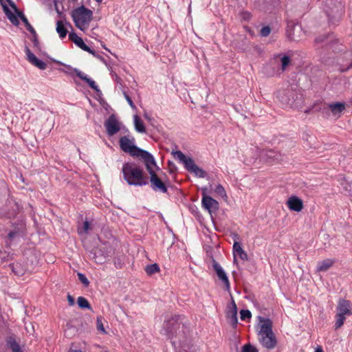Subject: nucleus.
<instances>
[{
  "mask_svg": "<svg viewBox=\"0 0 352 352\" xmlns=\"http://www.w3.org/2000/svg\"><path fill=\"white\" fill-rule=\"evenodd\" d=\"M181 315H175L165 321L164 329L176 352H196L192 342L190 327L182 322Z\"/></svg>",
  "mask_w": 352,
  "mask_h": 352,
  "instance_id": "nucleus-1",
  "label": "nucleus"
},
{
  "mask_svg": "<svg viewBox=\"0 0 352 352\" xmlns=\"http://www.w3.org/2000/svg\"><path fill=\"white\" fill-rule=\"evenodd\" d=\"M124 181L129 186H143L148 184V176L143 168L135 162H125L122 168Z\"/></svg>",
  "mask_w": 352,
  "mask_h": 352,
  "instance_id": "nucleus-2",
  "label": "nucleus"
},
{
  "mask_svg": "<svg viewBox=\"0 0 352 352\" xmlns=\"http://www.w3.org/2000/svg\"><path fill=\"white\" fill-rule=\"evenodd\" d=\"M146 170H147L148 177V183L151 184V188L155 192L166 193L168 192V185L170 184L168 179L163 181L157 174L155 168L160 169L157 162L153 156L148 160L144 163Z\"/></svg>",
  "mask_w": 352,
  "mask_h": 352,
  "instance_id": "nucleus-3",
  "label": "nucleus"
},
{
  "mask_svg": "<svg viewBox=\"0 0 352 352\" xmlns=\"http://www.w3.org/2000/svg\"><path fill=\"white\" fill-rule=\"evenodd\" d=\"M134 142L135 138H130V135L122 136L119 140V145L122 151L129 153L133 157H138L143 163L153 156L148 151L136 146Z\"/></svg>",
  "mask_w": 352,
  "mask_h": 352,
  "instance_id": "nucleus-4",
  "label": "nucleus"
},
{
  "mask_svg": "<svg viewBox=\"0 0 352 352\" xmlns=\"http://www.w3.org/2000/svg\"><path fill=\"white\" fill-rule=\"evenodd\" d=\"M276 97L282 104L292 108H299L303 103L302 95L296 85L288 86L286 89L278 90Z\"/></svg>",
  "mask_w": 352,
  "mask_h": 352,
  "instance_id": "nucleus-5",
  "label": "nucleus"
},
{
  "mask_svg": "<svg viewBox=\"0 0 352 352\" xmlns=\"http://www.w3.org/2000/svg\"><path fill=\"white\" fill-rule=\"evenodd\" d=\"M71 16L77 28L84 31L93 19V12L84 5L72 10Z\"/></svg>",
  "mask_w": 352,
  "mask_h": 352,
  "instance_id": "nucleus-6",
  "label": "nucleus"
},
{
  "mask_svg": "<svg viewBox=\"0 0 352 352\" xmlns=\"http://www.w3.org/2000/svg\"><path fill=\"white\" fill-rule=\"evenodd\" d=\"M339 40L336 38L333 32H329L318 35L314 42L316 50H324L325 51L332 50L336 52L338 48Z\"/></svg>",
  "mask_w": 352,
  "mask_h": 352,
  "instance_id": "nucleus-7",
  "label": "nucleus"
},
{
  "mask_svg": "<svg viewBox=\"0 0 352 352\" xmlns=\"http://www.w3.org/2000/svg\"><path fill=\"white\" fill-rule=\"evenodd\" d=\"M207 188L204 187L201 188V205L202 207L206 210L210 214L216 212L219 208V202L213 199L212 197L207 195Z\"/></svg>",
  "mask_w": 352,
  "mask_h": 352,
  "instance_id": "nucleus-8",
  "label": "nucleus"
},
{
  "mask_svg": "<svg viewBox=\"0 0 352 352\" xmlns=\"http://www.w3.org/2000/svg\"><path fill=\"white\" fill-rule=\"evenodd\" d=\"M104 126L109 137H112L121 129V123L118 121L116 114H111L105 120Z\"/></svg>",
  "mask_w": 352,
  "mask_h": 352,
  "instance_id": "nucleus-9",
  "label": "nucleus"
},
{
  "mask_svg": "<svg viewBox=\"0 0 352 352\" xmlns=\"http://www.w3.org/2000/svg\"><path fill=\"white\" fill-rule=\"evenodd\" d=\"M110 251L107 247L94 248L89 252V256L96 263L102 264L109 256Z\"/></svg>",
  "mask_w": 352,
  "mask_h": 352,
  "instance_id": "nucleus-10",
  "label": "nucleus"
},
{
  "mask_svg": "<svg viewBox=\"0 0 352 352\" xmlns=\"http://www.w3.org/2000/svg\"><path fill=\"white\" fill-rule=\"evenodd\" d=\"M67 68L69 70H72V72L70 74H75L79 78L84 80L85 82L88 84L90 88L94 90L97 93H100V90L96 84L95 81L89 78L86 74L83 72L78 69L77 68H72L70 65H65Z\"/></svg>",
  "mask_w": 352,
  "mask_h": 352,
  "instance_id": "nucleus-11",
  "label": "nucleus"
},
{
  "mask_svg": "<svg viewBox=\"0 0 352 352\" xmlns=\"http://www.w3.org/2000/svg\"><path fill=\"white\" fill-rule=\"evenodd\" d=\"M258 320L260 323L258 324L260 327V329L258 331V336L265 334L272 335V333H274L272 330V321L270 318L258 316Z\"/></svg>",
  "mask_w": 352,
  "mask_h": 352,
  "instance_id": "nucleus-12",
  "label": "nucleus"
},
{
  "mask_svg": "<svg viewBox=\"0 0 352 352\" xmlns=\"http://www.w3.org/2000/svg\"><path fill=\"white\" fill-rule=\"evenodd\" d=\"M301 32V28L293 21L287 23L286 28V36L291 41H297L300 39V36L296 33Z\"/></svg>",
  "mask_w": 352,
  "mask_h": 352,
  "instance_id": "nucleus-13",
  "label": "nucleus"
},
{
  "mask_svg": "<svg viewBox=\"0 0 352 352\" xmlns=\"http://www.w3.org/2000/svg\"><path fill=\"white\" fill-rule=\"evenodd\" d=\"M212 267L215 271L219 279L224 283L226 290L229 291L230 286L226 273L213 257H212Z\"/></svg>",
  "mask_w": 352,
  "mask_h": 352,
  "instance_id": "nucleus-14",
  "label": "nucleus"
},
{
  "mask_svg": "<svg viewBox=\"0 0 352 352\" xmlns=\"http://www.w3.org/2000/svg\"><path fill=\"white\" fill-rule=\"evenodd\" d=\"M258 340L263 346L267 349H273L277 344V340L274 333H272V335L265 334L261 336Z\"/></svg>",
  "mask_w": 352,
  "mask_h": 352,
  "instance_id": "nucleus-15",
  "label": "nucleus"
},
{
  "mask_svg": "<svg viewBox=\"0 0 352 352\" xmlns=\"http://www.w3.org/2000/svg\"><path fill=\"white\" fill-rule=\"evenodd\" d=\"M237 311L236 305L233 298H232L231 307H230V309L226 313V318L234 329L237 327L238 324Z\"/></svg>",
  "mask_w": 352,
  "mask_h": 352,
  "instance_id": "nucleus-16",
  "label": "nucleus"
},
{
  "mask_svg": "<svg viewBox=\"0 0 352 352\" xmlns=\"http://www.w3.org/2000/svg\"><path fill=\"white\" fill-rule=\"evenodd\" d=\"M25 52L27 55V59L28 60L34 65L35 67H38L40 69L44 70L47 67V64L43 62V60L38 59L29 49L28 46H25Z\"/></svg>",
  "mask_w": 352,
  "mask_h": 352,
  "instance_id": "nucleus-17",
  "label": "nucleus"
},
{
  "mask_svg": "<svg viewBox=\"0 0 352 352\" xmlns=\"http://www.w3.org/2000/svg\"><path fill=\"white\" fill-rule=\"evenodd\" d=\"M287 206L290 210L298 212L303 208V201L298 197L293 195L287 199Z\"/></svg>",
  "mask_w": 352,
  "mask_h": 352,
  "instance_id": "nucleus-18",
  "label": "nucleus"
},
{
  "mask_svg": "<svg viewBox=\"0 0 352 352\" xmlns=\"http://www.w3.org/2000/svg\"><path fill=\"white\" fill-rule=\"evenodd\" d=\"M328 109L333 116L340 117L341 113L345 110L346 104L344 102H336L327 104Z\"/></svg>",
  "mask_w": 352,
  "mask_h": 352,
  "instance_id": "nucleus-19",
  "label": "nucleus"
},
{
  "mask_svg": "<svg viewBox=\"0 0 352 352\" xmlns=\"http://www.w3.org/2000/svg\"><path fill=\"white\" fill-rule=\"evenodd\" d=\"M350 301L344 299L339 300L338 305L337 307L338 313L343 316H350L352 314V311L350 309Z\"/></svg>",
  "mask_w": 352,
  "mask_h": 352,
  "instance_id": "nucleus-20",
  "label": "nucleus"
},
{
  "mask_svg": "<svg viewBox=\"0 0 352 352\" xmlns=\"http://www.w3.org/2000/svg\"><path fill=\"white\" fill-rule=\"evenodd\" d=\"M186 170L191 173H194L195 175L199 178H205L207 177L208 173L204 169L199 168L192 160L191 164L187 167Z\"/></svg>",
  "mask_w": 352,
  "mask_h": 352,
  "instance_id": "nucleus-21",
  "label": "nucleus"
},
{
  "mask_svg": "<svg viewBox=\"0 0 352 352\" xmlns=\"http://www.w3.org/2000/svg\"><path fill=\"white\" fill-rule=\"evenodd\" d=\"M6 346L12 350V352H23L14 335L6 337Z\"/></svg>",
  "mask_w": 352,
  "mask_h": 352,
  "instance_id": "nucleus-22",
  "label": "nucleus"
},
{
  "mask_svg": "<svg viewBox=\"0 0 352 352\" xmlns=\"http://www.w3.org/2000/svg\"><path fill=\"white\" fill-rule=\"evenodd\" d=\"M172 154L177 157V159L184 164V168L186 169L187 167L191 164L192 162V158L188 157H187L182 151H177L172 152Z\"/></svg>",
  "mask_w": 352,
  "mask_h": 352,
  "instance_id": "nucleus-23",
  "label": "nucleus"
},
{
  "mask_svg": "<svg viewBox=\"0 0 352 352\" xmlns=\"http://www.w3.org/2000/svg\"><path fill=\"white\" fill-rule=\"evenodd\" d=\"M265 155L269 162H278L283 160V155L280 153L274 150L267 151Z\"/></svg>",
  "mask_w": 352,
  "mask_h": 352,
  "instance_id": "nucleus-24",
  "label": "nucleus"
},
{
  "mask_svg": "<svg viewBox=\"0 0 352 352\" xmlns=\"http://www.w3.org/2000/svg\"><path fill=\"white\" fill-rule=\"evenodd\" d=\"M276 58H280V69L281 72H284L286 70L287 67L290 65L291 63V58L289 56L286 54H279L276 56Z\"/></svg>",
  "mask_w": 352,
  "mask_h": 352,
  "instance_id": "nucleus-25",
  "label": "nucleus"
},
{
  "mask_svg": "<svg viewBox=\"0 0 352 352\" xmlns=\"http://www.w3.org/2000/svg\"><path fill=\"white\" fill-rule=\"evenodd\" d=\"M333 263L334 261L329 258L323 260L318 263L317 270L319 272H326L333 265Z\"/></svg>",
  "mask_w": 352,
  "mask_h": 352,
  "instance_id": "nucleus-26",
  "label": "nucleus"
},
{
  "mask_svg": "<svg viewBox=\"0 0 352 352\" xmlns=\"http://www.w3.org/2000/svg\"><path fill=\"white\" fill-rule=\"evenodd\" d=\"M15 14H16L17 16L19 18L21 19V20L23 21V23H24L26 29L30 32H34V28L31 25V24L29 23L27 17L25 16V14H23V12L22 11H21L20 10L18 9V10L16 11H14Z\"/></svg>",
  "mask_w": 352,
  "mask_h": 352,
  "instance_id": "nucleus-27",
  "label": "nucleus"
},
{
  "mask_svg": "<svg viewBox=\"0 0 352 352\" xmlns=\"http://www.w3.org/2000/svg\"><path fill=\"white\" fill-rule=\"evenodd\" d=\"M134 126L135 129L139 133H145L146 127L143 121L138 115L134 116Z\"/></svg>",
  "mask_w": 352,
  "mask_h": 352,
  "instance_id": "nucleus-28",
  "label": "nucleus"
},
{
  "mask_svg": "<svg viewBox=\"0 0 352 352\" xmlns=\"http://www.w3.org/2000/svg\"><path fill=\"white\" fill-rule=\"evenodd\" d=\"M77 304L78 307L82 309H88L91 310L92 312L94 311L87 299L83 296H79L77 298Z\"/></svg>",
  "mask_w": 352,
  "mask_h": 352,
  "instance_id": "nucleus-29",
  "label": "nucleus"
},
{
  "mask_svg": "<svg viewBox=\"0 0 352 352\" xmlns=\"http://www.w3.org/2000/svg\"><path fill=\"white\" fill-rule=\"evenodd\" d=\"M56 32L59 34V36L60 38H64L66 37L68 30L67 28L64 26V24L62 21H58L56 22Z\"/></svg>",
  "mask_w": 352,
  "mask_h": 352,
  "instance_id": "nucleus-30",
  "label": "nucleus"
},
{
  "mask_svg": "<svg viewBox=\"0 0 352 352\" xmlns=\"http://www.w3.org/2000/svg\"><path fill=\"white\" fill-rule=\"evenodd\" d=\"M274 64L275 63L271 62L263 67V73L266 76L271 77L275 75L276 70Z\"/></svg>",
  "mask_w": 352,
  "mask_h": 352,
  "instance_id": "nucleus-31",
  "label": "nucleus"
},
{
  "mask_svg": "<svg viewBox=\"0 0 352 352\" xmlns=\"http://www.w3.org/2000/svg\"><path fill=\"white\" fill-rule=\"evenodd\" d=\"M327 16L328 17V22L330 25H336L341 19L340 14H332L331 12H327Z\"/></svg>",
  "mask_w": 352,
  "mask_h": 352,
  "instance_id": "nucleus-32",
  "label": "nucleus"
},
{
  "mask_svg": "<svg viewBox=\"0 0 352 352\" xmlns=\"http://www.w3.org/2000/svg\"><path fill=\"white\" fill-rule=\"evenodd\" d=\"M145 272L148 276H151L160 272V267L157 263L149 264L145 267Z\"/></svg>",
  "mask_w": 352,
  "mask_h": 352,
  "instance_id": "nucleus-33",
  "label": "nucleus"
},
{
  "mask_svg": "<svg viewBox=\"0 0 352 352\" xmlns=\"http://www.w3.org/2000/svg\"><path fill=\"white\" fill-rule=\"evenodd\" d=\"M336 320L335 322V329L337 330L343 325L346 318L344 316L338 313L336 314Z\"/></svg>",
  "mask_w": 352,
  "mask_h": 352,
  "instance_id": "nucleus-34",
  "label": "nucleus"
},
{
  "mask_svg": "<svg viewBox=\"0 0 352 352\" xmlns=\"http://www.w3.org/2000/svg\"><path fill=\"white\" fill-rule=\"evenodd\" d=\"M344 57L346 58H351V62L346 67L344 65H341L340 69L341 72H345L348 71L349 69H350L351 68H352V53H351V52L345 53Z\"/></svg>",
  "mask_w": 352,
  "mask_h": 352,
  "instance_id": "nucleus-35",
  "label": "nucleus"
},
{
  "mask_svg": "<svg viewBox=\"0 0 352 352\" xmlns=\"http://www.w3.org/2000/svg\"><path fill=\"white\" fill-rule=\"evenodd\" d=\"M252 318L251 311L248 309H241L240 311V318L241 320H246Z\"/></svg>",
  "mask_w": 352,
  "mask_h": 352,
  "instance_id": "nucleus-36",
  "label": "nucleus"
},
{
  "mask_svg": "<svg viewBox=\"0 0 352 352\" xmlns=\"http://www.w3.org/2000/svg\"><path fill=\"white\" fill-rule=\"evenodd\" d=\"M241 352H258V351L255 346L248 343L242 346Z\"/></svg>",
  "mask_w": 352,
  "mask_h": 352,
  "instance_id": "nucleus-37",
  "label": "nucleus"
},
{
  "mask_svg": "<svg viewBox=\"0 0 352 352\" xmlns=\"http://www.w3.org/2000/svg\"><path fill=\"white\" fill-rule=\"evenodd\" d=\"M214 192L222 197H227L226 190L221 184H218L216 186Z\"/></svg>",
  "mask_w": 352,
  "mask_h": 352,
  "instance_id": "nucleus-38",
  "label": "nucleus"
},
{
  "mask_svg": "<svg viewBox=\"0 0 352 352\" xmlns=\"http://www.w3.org/2000/svg\"><path fill=\"white\" fill-rule=\"evenodd\" d=\"M0 3L2 6L3 10L8 19H10L13 15H14V14L12 13V12L10 10L8 6L3 3V0H0Z\"/></svg>",
  "mask_w": 352,
  "mask_h": 352,
  "instance_id": "nucleus-39",
  "label": "nucleus"
},
{
  "mask_svg": "<svg viewBox=\"0 0 352 352\" xmlns=\"http://www.w3.org/2000/svg\"><path fill=\"white\" fill-rule=\"evenodd\" d=\"M30 33L32 35V41L33 43L34 47L37 48L38 50H40L41 49V45H40V43L38 41V35H37V33H36V30H34V32H30Z\"/></svg>",
  "mask_w": 352,
  "mask_h": 352,
  "instance_id": "nucleus-40",
  "label": "nucleus"
},
{
  "mask_svg": "<svg viewBox=\"0 0 352 352\" xmlns=\"http://www.w3.org/2000/svg\"><path fill=\"white\" fill-rule=\"evenodd\" d=\"M77 276L78 277L79 280L83 284V285L85 287H87L89 285L90 283L84 274L78 272Z\"/></svg>",
  "mask_w": 352,
  "mask_h": 352,
  "instance_id": "nucleus-41",
  "label": "nucleus"
},
{
  "mask_svg": "<svg viewBox=\"0 0 352 352\" xmlns=\"http://www.w3.org/2000/svg\"><path fill=\"white\" fill-rule=\"evenodd\" d=\"M96 327H97L98 331H99L102 333H106L103 323H102V318L101 316L97 317Z\"/></svg>",
  "mask_w": 352,
  "mask_h": 352,
  "instance_id": "nucleus-42",
  "label": "nucleus"
},
{
  "mask_svg": "<svg viewBox=\"0 0 352 352\" xmlns=\"http://www.w3.org/2000/svg\"><path fill=\"white\" fill-rule=\"evenodd\" d=\"M272 29L269 25L263 27L260 30V35L263 37H266L271 33Z\"/></svg>",
  "mask_w": 352,
  "mask_h": 352,
  "instance_id": "nucleus-43",
  "label": "nucleus"
},
{
  "mask_svg": "<svg viewBox=\"0 0 352 352\" xmlns=\"http://www.w3.org/2000/svg\"><path fill=\"white\" fill-rule=\"evenodd\" d=\"M75 45H76L78 47L84 51H85L88 47V45L85 43L82 38L80 37L76 41V42H75Z\"/></svg>",
  "mask_w": 352,
  "mask_h": 352,
  "instance_id": "nucleus-44",
  "label": "nucleus"
},
{
  "mask_svg": "<svg viewBox=\"0 0 352 352\" xmlns=\"http://www.w3.org/2000/svg\"><path fill=\"white\" fill-rule=\"evenodd\" d=\"M241 16L242 17V19L244 20V21H250V19L252 18V14L250 12H248V11H243L241 13Z\"/></svg>",
  "mask_w": 352,
  "mask_h": 352,
  "instance_id": "nucleus-45",
  "label": "nucleus"
},
{
  "mask_svg": "<svg viewBox=\"0 0 352 352\" xmlns=\"http://www.w3.org/2000/svg\"><path fill=\"white\" fill-rule=\"evenodd\" d=\"M232 249L234 254H236L237 252L242 249L241 243L239 241H235L234 242Z\"/></svg>",
  "mask_w": 352,
  "mask_h": 352,
  "instance_id": "nucleus-46",
  "label": "nucleus"
},
{
  "mask_svg": "<svg viewBox=\"0 0 352 352\" xmlns=\"http://www.w3.org/2000/svg\"><path fill=\"white\" fill-rule=\"evenodd\" d=\"M168 168H169V172L170 173H174L177 171V167L175 165V164L171 162V161H168Z\"/></svg>",
  "mask_w": 352,
  "mask_h": 352,
  "instance_id": "nucleus-47",
  "label": "nucleus"
},
{
  "mask_svg": "<svg viewBox=\"0 0 352 352\" xmlns=\"http://www.w3.org/2000/svg\"><path fill=\"white\" fill-rule=\"evenodd\" d=\"M11 267H12V272L17 274V275H22L23 273L22 272V270H18V267H19L18 264H16V265H10Z\"/></svg>",
  "mask_w": 352,
  "mask_h": 352,
  "instance_id": "nucleus-48",
  "label": "nucleus"
},
{
  "mask_svg": "<svg viewBox=\"0 0 352 352\" xmlns=\"http://www.w3.org/2000/svg\"><path fill=\"white\" fill-rule=\"evenodd\" d=\"M124 94L125 99L126 100V101L129 103V104L130 105V107L132 109H136V107L134 104V103H133L132 99L131 98V97L128 94H126L125 92L124 93Z\"/></svg>",
  "mask_w": 352,
  "mask_h": 352,
  "instance_id": "nucleus-49",
  "label": "nucleus"
},
{
  "mask_svg": "<svg viewBox=\"0 0 352 352\" xmlns=\"http://www.w3.org/2000/svg\"><path fill=\"white\" fill-rule=\"evenodd\" d=\"M80 37L74 32H72L69 33V40L72 41V42H74V43H75V42H76V41Z\"/></svg>",
  "mask_w": 352,
  "mask_h": 352,
  "instance_id": "nucleus-50",
  "label": "nucleus"
},
{
  "mask_svg": "<svg viewBox=\"0 0 352 352\" xmlns=\"http://www.w3.org/2000/svg\"><path fill=\"white\" fill-rule=\"evenodd\" d=\"M18 16L16 14L13 15L10 19H9L10 21L15 26H18L19 25V21L18 19Z\"/></svg>",
  "mask_w": 352,
  "mask_h": 352,
  "instance_id": "nucleus-51",
  "label": "nucleus"
},
{
  "mask_svg": "<svg viewBox=\"0 0 352 352\" xmlns=\"http://www.w3.org/2000/svg\"><path fill=\"white\" fill-rule=\"evenodd\" d=\"M89 228H90V224H89V221H85L83 222V226H82L83 232L87 233L89 230Z\"/></svg>",
  "mask_w": 352,
  "mask_h": 352,
  "instance_id": "nucleus-52",
  "label": "nucleus"
},
{
  "mask_svg": "<svg viewBox=\"0 0 352 352\" xmlns=\"http://www.w3.org/2000/svg\"><path fill=\"white\" fill-rule=\"evenodd\" d=\"M85 52L92 54L96 58H97V56L99 55L94 50L91 49L89 46L87 47V50H85Z\"/></svg>",
  "mask_w": 352,
  "mask_h": 352,
  "instance_id": "nucleus-53",
  "label": "nucleus"
},
{
  "mask_svg": "<svg viewBox=\"0 0 352 352\" xmlns=\"http://www.w3.org/2000/svg\"><path fill=\"white\" fill-rule=\"evenodd\" d=\"M6 1L8 3L9 6L13 9L14 11L18 10V8H17L16 5L12 0H6Z\"/></svg>",
  "mask_w": 352,
  "mask_h": 352,
  "instance_id": "nucleus-54",
  "label": "nucleus"
},
{
  "mask_svg": "<svg viewBox=\"0 0 352 352\" xmlns=\"http://www.w3.org/2000/svg\"><path fill=\"white\" fill-rule=\"evenodd\" d=\"M68 303L70 306H73L75 304L74 298L70 295L68 294L67 296Z\"/></svg>",
  "mask_w": 352,
  "mask_h": 352,
  "instance_id": "nucleus-55",
  "label": "nucleus"
},
{
  "mask_svg": "<svg viewBox=\"0 0 352 352\" xmlns=\"http://www.w3.org/2000/svg\"><path fill=\"white\" fill-rule=\"evenodd\" d=\"M114 264L116 268L120 269L122 267V261L120 258H118L114 261Z\"/></svg>",
  "mask_w": 352,
  "mask_h": 352,
  "instance_id": "nucleus-56",
  "label": "nucleus"
},
{
  "mask_svg": "<svg viewBox=\"0 0 352 352\" xmlns=\"http://www.w3.org/2000/svg\"><path fill=\"white\" fill-rule=\"evenodd\" d=\"M16 234H17V232H16V231H10V232H9V233L8 234V239L10 240H12Z\"/></svg>",
  "mask_w": 352,
  "mask_h": 352,
  "instance_id": "nucleus-57",
  "label": "nucleus"
},
{
  "mask_svg": "<svg viewBox=\"0 0 352 352\" xmlns=\"http://www.w3.org/2000/svg\"><path fill=\"white\" fill-rule=\"evenodd\" d=\"M240 258L243 261H248V254L244 251V252H243L240 256H239Z\"/></svg>",
  "mask_w": 352,
  "mask_h": 352,
  "instance_id": "nucleus-58",
  "label": "nucleus"
},
{
  "mask_svg": "<svg viewBox=\"0 0 352 352\" xmlns=\"http://www.w3.org/2000/svg\"><path fill=\"white\" fill-rule=\"evenodd\" d=\"M231 236L234 241L240 239V236L237 233H232Z\"/></svg>",
  "mask_w": 352,
  "mask_h": 352,
  "instance_id": "nucleus-59",
  "label": "nucleus"
},
{
  "mask_svg": "<svg viewBox=\"0 0 352 352\" xmlns=\"http://www.w3.org/2000/svg\"><path fill=\"white\" fill-rule=\"evenodd\" d=\"M97 58L99 59L100 61H102L105 65L107 64L106 60L102 56H100V54L98 56H97Z\"/></svg>",
  "mask_w": 352,
  "mask_h": 352,
  "instance_id": "nucleus-60",
  "label": "nucleus"
},
{
  "mask_svg": "<svg viewBox=\"0 0 352 352\" xmlns=\"http://www.w3.org/2000/svg\"><path fill=\"white\" fill-rule=\"evenodd\" d=\"M55 8H56V11L57 12V14L59 15V16H61L62 15V12L59 10V9L58 8V6H57V4L56 3H55Z\"/></svg>",
  "mask_w": 352,
  "mask_h": 352,
  "instance_id": "nucleus-61",
  "label": "nucleus"
},
{
  "mask_svg": "<svg viewBox=\"0 0 352 352\" xmlns=\"http://www.w3.org/2000/svg\"><path fill=\"white\" fill-rule=\"evenodd\" d=\"M344 188L346 191H347L349 192H350L351 191V186L349 184L348 186H344Z\"/></svg>",
  "mask_w": 352,
  "mask_h": 352,
  "instance_id": "nucleus-62",
  "label": "nucleus"
},
{
  "mask_svg": "<svg viewBox=\"0 0 352 352\" xmlns=\"http://www.w3.org/2000/svg\"><path fill=\"white\" fill-rule=\"evenodd\" d=\"M315 352H323V349L321 346H318L316 349Z\"/></svg>",
  "mask_w": 352,
  "mask_h": 352,
  "instance_id": "nucleus-63",
  "label": "nucleus"
},
{
  "mask_svg": "<svg viewBox=\"0 0 352 352\" xmlns=\"http://www.w3.org/2000/svg\"><path fill=\"white\" fill-rule=\"evenodd\" d=\"M243 252H244V250L242 248L239 252H237L236 254H237L239 255V256Z\"/></svg>",
  "mask_w": 352,
  "mask_h": 352,
  "instance_id": "nucleus-64",
  "label": "nucleus"
}]
</instances>
